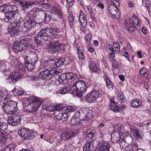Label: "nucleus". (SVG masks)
Wrapping results in <instances>:
<instances>
[{
    "instance_id": "nucleus-40",
    "label": "nucleus",
    "mask_w": 151,
    "mask_h": 151,
    "mask_svg": "<svg viewBox=\"0 0 151 151\" xmlns=\"http://www.w3.org/2000/svg\"><path fill=\"white\" fill-rule=\"evenodd\" d=\"M117 99L119 102L120 103H124L126 101V98L122 92H119L118 93Z\"/></svg>"
},
{
    "instance_id": "nucleus-3",
    "label": "nucleus",
    "mask_w": 151,
    "mask_h": 151,
    "mask_svg": "<svg viewBox=\"0 0 151 151\" xmlns=\"http://www.w3.org/2000/svg\"><path fill=\"white\" fill-rule=\"evenodd\" d=\"M27 108L29 111L31 112H35L36 111L42 103V101L40 99L36 96H31L28 99Z\"/></svg>"
},
{
    "instance_id": "nucleus-22",
    "label": "nucleus",
    "mask_w": 151,
    "mask_h": 151,
    "mask_svg": "<svg viewBox=\"0 0 151 151\" xmlns=\"http://www.w3.org/2000/svg\"><path fill=\"white\" fill-rule=\"evenodd\" d=\"M40 68H42L44 70H50V69L55 68L54 66L53 61L50 60L44 62L42 65H41Z\"/></svg>"
},
{
    "instance_id": "nucleus-38",
    "label": "nucleus",
    "mask_w": 151,
    "mask_h": 151,
    "mask_svg": "<svg viewBox=\"0 0 151 151\" xmlns=\"http://www.w3.org/2000/svg\"><path fill=\"white\" fill-rule=\"evenodd\" d=\"M58 81L62 84H65L68 82L67 79H66L65 74H62L60 75L58 79Z\"/></svg>"
},
{
    "instance_id": "nucleus-58",
    "label": "nucleus",
    "mask_w": 151,
    "mask_h": 151,
    "mask_svg": "<svg viewBox=\"0 0 151 151\" xmlns=\"http://www.w3.org/2000/svg\"><path fill=\"white\" fill-rule=\"evenodd\" d=\"M54 111H60L62 110L63 109L62 104H61L54 106Z\"/></svg>"
},
{
    "instance_id": "nucleus-1",
    "label": "nucleus",
    "mask_w": 151,
    "mask_h": 151,
    "mask_svg": "<svg viewBox=\"0 0 151 151\" xmlns=\"http://www.w3.org/2000/svg\"><path fill=\"white\" fill-rule=\"evenodd\" d=\"M96 133V131L93 129H88L85 131L83 134L84 137L87 139H91V140L85 142L83 151H91L93 149V140Z\"/></svg>"
},
{
    "instance_id": "nucleus-52",
    "label": "nucleus",
    "mask_w": 151,
    "mask_h": 151,
    "mask_svg": "<svg viewBox=\"0 0 151 151\" xmlns=\"http://www.w3.org/2000/svg\"><path fill=\"white\" fill-rule=\"evenodd\" d=\"M77 108L76 107L74 106H68L66 107V110L68 112H73L76 110Z\"/></svg>"
},
{
    "instance_id": "nucleus-31",
    "label": "nucleus",
    "mask_w": 151,
    "mask_h": 151,
    "mask_svg": "<svg viewBox=\"0 0 151 151\" xmlns=\"http://www.w3.org/2000/svg\"><path fill=\"white\" fill-rule=\"evenodd\" d=\"M29 56L28 59L29 60L30 59L31 60V61H32L33 63H35L38 60L37 55L36 53L34 51L29 52Z\"/></svg>"
},
{
    "instance_id": "nucleus-28",
    "label": "nucleus",
    "mask_w": 151,
    "mask_h": 151,
    "mask_svg": "<svg viewBox=\"0 0 151 151\" xmlns=\"http://www.w3.org/2000/svg\"><path fill=\"white\" fill-rule=\"evenodd\" d=\"M23 20V18H20L19 20H17L13 22L12 23L9 27L18 28L19 26L22 27V25L21 24V23L22 22Z\"/></svg>"
},
{
    "instance_id": "nucleus-33",
    "label": "nucleus",
    "mask_w": 151,
    "mask_h": 151,
    "mask_svg": "<svg viewBox=\"0 0 151 151\" xmlns=\"http://www.w3.org/2000/svg\"><path fill=\"white\" fill-rule=\"evenodd\" d=\"M70 91V93L72 94V90L71 89V86H65L61 89L60 91V93L62 94H64Z\"/></svg>"
},
{
    "instance_id": "nucleus-59",
    "label": "nucleus",
    "mask_w": 151,
    "mask_h": 151,
    "mask_svg": "<svg viewBox=\"0 0 151 151\" xmlns=\"http://www.w3.org/2000/svg\"><path fill=\"white\" fill-rule=\"evenodd\" d=\"M111 62L112 66L114 68H116L118 66V63L115 60H112L110 61Z\"/></svg>"
},
{
    "instance_id": "nucleus-49",
    "label": "nucleus",
    "mask_w": 151,
    "mask_h": 151,
    "mask_svg": "<svg viewBox=\"0 0 151 151\" xmlns=\"http://www.w3.org/2000/svg\"><path fill=\"white\" fill-rule=\"evenodd\" d=\"M80 47H79L78 49V54L79 60L81 61H82L85 59L83 51L80 50Z\"/></svg>"
},
{
    "instance_id": "nucleus-60",
    "label": "nucleus",
    "mask_w": 151,
    "mask_h": 151,
    "mask_svg": "<svg viewBox=\"0 0 151 151\" xmlns=\"http://www.w3.org/2000/svg\"><path fill=\"white\" fill-rule=\"evenodd\" d=\"M55 14L57 15L59 18L63 19V15L61 11L58 10L57 11V12Z\"/></svg>"
},
{
    "instance_id": "nucleus-41",
    "label": "nucleus",
    "mask_w": 151,
    "mask_h": 151,
    "mask_svg": "<svg viewBox=\"0 0 151 151\" xmlns=\"http://www.w3.org/2000/svg\"><path fill=\"white\" fill-rule=\"evenodd\" d=\"M142 4L143 6L145 7L147 10H149L151 7V1L150 0H142Z\"/></svg>"
},
{
    "instance_id": "nucleus-6",
    "label": "nucleus",
    "mask_w": 151,
    "mask_h": 151,
    "mask_svg": "<svg viewBox=\"0 0 151 151\" xmlns=\"http://www.w3.org/2000/svg\"><path fill=\"white\" fill-rule=\"evenodd\" d=\"M141 23V21L137 17L133 15L129 19V22L126 23L125 26L128 30L130 32L134 31L135 24L139 25Z\"/></svg>"
},
{
    "instance_id": "nucleus-44",
    "label": "nucleus",
    "mask_w": 151,
    "mask_h": 151,
    "mask_svg": "<svg viewBox=\"0 0 151 151\" xmlns=\"http://www.w3.org/2000/svg\"><path fill=\"white\" fill-rule=\"evenodd\" d=\"M114 130L116 132L117 131L118 133H116V134L117 135V136H118L119 137L120 135L122 134L123 135H125V133H123L121 132V130L120 127V126L119 125H116L114 126Z\"/></svg>"
},
{
    "instance_id": "nucleus-19",
    "label": "nucleus",
    "mask_w": 151,
    "mask_h": 151,
    "mask_svg": "<svg viewBox=\"0 0 151 151\" xmlns=\"http://www.w3.org/2000/svg\"><path fill=\"white\" fill-rule=\"evenodd\" d=\"M116 6L110 5L109 6L108 9L112 16L114 18H117L119 17V15L118 13V9Z\"/></svg>"
},
{
    "instance_id": "nucleus-30",
    "label": "nucleus",
    "mask_w": 151,
    "mask_h": 151,
    "mask_svg": "<svg viewBox=\"0 0 151 151\" xmlns=\"http://www.w3.org/2000/svg\"><path fill=\"white\" fill-rule=\"evenodd\" d=\"M39 9L37 8H34L28 12L27 16L28 19H34L36 16V13H37Z\"/></svg>"
},
{
    "instance_id": "nucleus-46",
    "label": "nucleus",
    "mask_w": 151,
    "mask_h": 151,
    "mask_svg": "<svg viewBox=\"0 0 151 151\" xmlns=\"http://www.w3.org/2000/svg\"><path fill=\"white\" fill-rule=\"evenodd\" d=\"M17 69L19 73L23 74L24 73V67L22 64H19L16 66Z\"/></svg>"
},
{
    "instance_id": "nucleus-48",
    "label": "nucleus",
    "mask_w": 151,
    "mask_h": 151,
    "mask_svg": "<svg viewBox=\"0 0 151 151\" xmlns=\"http://www.w3.org/2000/svg\"><path fill=\"white\" fill-rule=\"evenodd\" d=\"M19 2L22 6L25 8H27L28 6L35 4L34 2L30 1H25L23 2L20 1Z\"/></svg>"
},
{
    "instance_id": "nucleus-26",
    "label": "nucleus",
    "mask_w": 151,
    "mask_h": 151,
    "mask_svg": "<svg viewBox=\"0 0 151 151\" xmlns=\"http://www.w3.org/2000/svg\"><path fill=\"white\" fill-rule=\"evenodd\" d=\"M17 12V10L16 9L15 10H12L9 13L6 14H5L6 17L5 19V21L6 22H10V20L14 18L16 13Z\"/></svg>"
},
{
    "instance_id": "nucleus-7",
    "label": "nucleus",
    "mask_w": 151,
    "mask_h": 151,
    "mask_svg": "<svg viewBox=\"0 0 151 151\" xmlns=\"http://www.w3.org/2000/svg\"><path fill=\"white\" fill-rule=\"evenodd\" d=\"M72 94H75L77 91H85L87 89L86 85L83 81L80 80L76 81L71 86Z\"/></svg>"
},
{
    "instance_id": "nucleus-15",
    "label": "nucleus",
    "mask_w": 151,
    "mask_h": 151,
    "mask_svg": "<svg viewBox=\"0 0 151 151\" xmlns=\"http://www.w3.org/2000/svg\"><path fill=\"white\" fill-rule=\"evenodd\" d=\"M21 117L20 115H17L13 118L12 116L9 117L8 122L9 124L12 126L19 125L21 122Z\"/></svg>"
},
{
    "instance_id": "nucleus-32",
    "label": "nucleus",
    "mask_w": 151,
    "mask_h": 151,
    "mask_svg": "<svg viewBox=\"0 0 151 151\" xmlns=\"http://www.w3.org/2000/svg\"><path fill=\"white\" fill-rule=\"evenodd\" d=\"M29 42L30 40L28 37H25L21 40L19 42L22 45V46L25 50L28 47L27 44L29 43Z\"/></svg>"
},
{
    "instance_id": "nucleus-27",
    "label": "nucleus",
    "mask_w": 151,
    "mask_h": 151,
    "mask_svg": "<svg viewBox=\"0 0 151 151\" xmlns=\"http://www.w3.org/2000/svg\"><path fill=\"white\" fill-rule=\"evenodd\" d=\"M12 92L16 96H22L24 95L25 93L22 88L18 86L14 88L12 91Z\"/></svg>"
},
{
    "instance_id": "nucleus-62",
    "label": "nucleus",
    "mask_w": 151,
    "mask_h": 151,
    "mask_svg": "<svg viewBox=\"0 0 151 151\" xmlns=\"http://www.w3.org/2000/svg\"><path fill=\"white\" fill-rule=\"evenodd\" d=\"M62 116L61 117L62 121L64 122L66 121L68 118V116L67 114L66 113H62Z\"/></svg>"
},
{
    "instance_id": "nucleus-16",
    "label": "nucleus",
    "mask_w": 151,
    "mask_h": 151,
    "mask_svg": "<svg viewBox=\"0 0 151 151\" xmlns=\"http://www.w3.org/2000/svg\"><path fill=\"white\" fill-rule=\"evenodd\" d=\"M78 19L81 26L83 27H85L87 24V20L86 19L85 14L82 11H80Z\"/></svg>"
},
{
    "instance_id": "nucleus-4",
    "label": "nucleus",
    "mask_w": 151,
    "mask_h": 151,
    "mask_svg": "<svg viewBox=\"0 0 151 151\" xmlns=\"http://www.w3.org/2000/svg\"><path fill=\"white\" fill-rule=\"evenodd\" d=\"M115 141L117 142H119L121 149L126 151H128L129 148V144L133 142L132 138L129 133H125V135H124L123 139L120 142V141L121 140L120 139L116 140Z\"/></svg>"
},
{
    "instance_id": "nucleus-39",
    "label": "nucleus",
    "mask_w": 151,
    "mask_h": 151,
    "mask_svg": "<svg viewBox=\"0 0 151 151\" xmlns=\"http://www.w3.org/2000/svg\"><path fill=\"white\" fill-rule=\"evenodd\" d=\"M8 30L10 34L12 36L17 35L18 34V28L9 27Z\"/></svg>"
},
{
    "instance_id": "nucleus-55",
    "label": "nucleus",
    "mask_w": 151,
    "mask_h": 151,
    "mask_svg": "<svg viewBox=\"0 0 151 151\" xmlns=\"http://www.w3.org/2000/svg\"><path fill=\"white\" fill-rule=\"evenodd\" d=\"M28 139H30L34 137V134L33 130H29V132L28 133Z\"/></svg>"
},
{
    "instance_id": "nucleus-2",
    "label": "nucleus",
    "mask_w": 151,
    "mask_h": 151,
    "mask_svg": "<svg viewBox=\"0 0 151 151\" xmlns=\"http://www.w3.org/2000/svg\"><path fill=\"white\" fill-rule=\"evenodd\" d=\"M3 106L2 108L6 114H14L17 110V104L10 99L6 100L3 102Z\"/></svg>"
},
{
    "instance_id": "nucleus-50",
    "label": "nucleus",
    "mask_w": 151,
    "mask_h": 151,
    "mask_svg": "<svg viewBox=\"0 0 151 151\" xmlns=\"http://www.w3.org/2000/svg\"><path fill=\"white\" fill-rule=\"evenodd\" d=\"M49 29L50 31L51 35H52L55 37L54 35L59 33L60 32V30L58 29L57 28L54 29L49 28Z\"/></svg>"
},
{
    "instance_id": "nucleus-57",
    "label": "nucleus",
    "mask_w": 151,
    "mask_h": 151,
    "mask_svg": "<svg viewBox=\"0 0 151 151\" xmlns=\"http://www.w3.org/2000/svg\"><path fill=\"white\" fill-rule=\"evenodd\" d=\"M147 71V70L146 68H142L140 69L139 72L141 75L144 76L146 74Z\"/></svg>"
},
{
    "instance_id": "nucleus-61",
    "label": "nucleus",
    "mask_w": 151,
    "mask_h": 151,
    "mask_svg": "<svg viewBox=\"0 0 151 151\" xmlns=\"http://www.w3.org/2000/svg\"><path fill=\"white\" fill-rule=\"evenodd\" d=\"M78 92H77L76 91V92L75 93V94H73L74 95H75L77 97H78L79 98H81L82 96H83V93L85 92V91H78Z\"/></svg>"
},
{
    "instance_id": "nucleus-42",
    "label": "nucleus",
    "mask_w": 151,
    "mask_h": 151,
    "mask_svg": "<svg viewBox=\"0 0 151 151\" xmlns=\"http://www.w3.org/2000/svg\"><path fill=\"white\" fill-rule=\"evenodd\" d=\"M89 67L93 72H96L98 70V67L94 62H91L90 63Z\"/></svg>"
},
{
    "instance_id": "nucleus-53",
    "label": "nucleus",
    "mask_w": 151,
    "mask_h": 151,
    "mask_svg": "<svg viewBox=\"0 0 151 151\" xmlns=\"http://www.w3.org/2000/svg\"><path fill=\"white\" fill-rule=\"evenodd\" d=\"M37 9H39L38 10V12L37 13L40 14H43L44 15V17L45 20H46L47 19V18H49V16L48 15H47L44 11H43L42 9L40 8H37Z\"/></svg>"
},
{
    "instance_id": "nucleus-34",
    "label": "nucleus",
    "mask_w": 151,
    "mask_h": 151,
    "mask_svg": "<svg viewBox=\"0 0 151 151\" xmlns=\"http://www.w3.org/2000/svg\"><path fill=\"white\" fill-rule=\"evenodd\" d=\"M44 109L49 112L54 111V105L48 102L47 104H45L43 107Z\"/></svg>"
},
{
    "instance_id": "nucleus-20",
    "label": "nucleus",
    "mask_w": 151,
    "mask_h": 151,
    "mask_svg": "<svg viewBox=\"0 0 151 151\" xmlns=\"http://www.w3.org/2000/svg\"><path fill=\"white\" fill-rule=\"evenodd\" d=\"M28 56H26L24 58L25 62V66L27 70L29 71H31L35 68V63H33L32 61H30L28 59Z\"/></svg>"
},
{
    "instance_id": "nucleus-64",
    "label": "nucleus",
    "mask_w": 151,
    "mask_h": 151,
    "mask_svg": "<svg viewBox=\"0 0 151 151\" xmlns=\"http://www.w3.org/2000/svg\"><path fill=\"white\" fill-rule=\"evenodd\" d=\"M65 146V147H67V150L68 151H71L73 149V146L71 145L68 144L67 145Z\"/></svg>"
},
{
    "instance_id": "nucleus-29",
    "label": "nucleus",
    "mask_w": 151,
    "mask_h": 151,
    "mask_svg": "<svg viewBox=\"0 0 151 151\" xmlns=\"http://www.w3.org/2000/svg\"><path fill=\"white\" fill-rule=\"evenodd\" d=\"M104 78L107 88L109 89H112L113 86V83L111 81L108 75L106 73H104Z\"/></svg>"
},
{
    "instance_id": "nucleus-14",
    "label": "nucleus",
    "mask_w": 151,
    "mask_h": 151,
    "mask_svg": "<svg viewBox=\"0 0 151 151\" xmlns=\"http://www.w3.org/2000/svg\"><path fill=\"white\" fill-rule=\"evenodd\" d=\"M111 145L109 142L102 140L98 143V151H109Z\"/></svg>"
},
{
    "instance_id": "nucleus-24",
    "label": "nucleus",
    "mask_w": 151,
    "mask_h": 151,
    "mask_svg": "<svg viewBox=\"0 0 151 151\" xmlns=\"http://www.w3.org/2000/svg\"><path fill=\"white\" fill-rule=\"evenodd\" d=\"M12 50L14 52H21L25 49L19 42H15L13 44Z\"/></svg>"
},
{
    "instance_id": "nucleus-56",
    "label": "nucleus",
    "mask_w": 151,
    "mask_h": 151,
    "mask_svg": "<svg viewBox=\"0 0 151 151\" xmlns=\"http://www.w3.org/2000/svg\"><path fill=\"white\" fill-rule=\"evenodd\" d=\"M7 5L4 4L0 6V12H3L5 14L6 10V6Z\"/></svg>"
},
{
    "instance_id": "nucleus-9",
    "label": "nucleus",
    "mask_w": 151,
    "mask_h": 151,
    "mask_svg": "<svg viewBox=\"0 0 151 151\" xmlns=\"http://www.w3.org/2000/svg\"><path fill=\"white\" fill-rule=\"evenodd\" d=\"M38 33L41 36L42 40L48 41L55 38L54 36L51 35L49 28L47 29L46 28H43Z\"/></svg>"
},
{
    "instance_id": "nucleus-13",
    "label": "nucleus",
    "mask_w": 151,
    "mask_h": 151,
    "mask_svg": "<svg viewBox=\"0 0 151 151\" xmlns=\"http://www.w3.org/2000/svg\"><path fill=\"white\" fill-rule=\"evenodd\" d=\"M21 24L22 25V27L28 29H30L35 27L36 25V22L34 19H27L25 21L23 20Z\"/></svg>"
},
{
    "instance_id": "nucleus-8",
    "label": "nucleus",
    "mask_w": 151,
    "mask_h": 151,
    "mask_svg": "<svg viewBox=\"0 0 151 151\" xmlns=\"http://www.w3.org/2000/svg\"><path fill=\"white\" fill-rule=\"evenodd\" d=\"M22 74L18 71H14L10 73L8 77L6 79L7 82L13 84L19 80Z\"/></svg>"
},
{
    "instance_id": "nucleus-51",
    "label": "nucleus",
    "mask_w": 151,
    "mask_h": 151,
    "mask_svg": "<svg viewBox=\"0 0 151 151\" xmlns=\"http://www.w3.org/2000/svg\"><path fill=\"white\" fill-rule=\"evenodd\" d=\"M92 39V34L91 33L86 35L85 37L84 40L88 43H90Z\"/></svg>"
},
{
    "instance_id": "nucleus-12",
    "label": "nucleus",
    "mask_w": 151,
    "mask_h": 151,
    "mask_svg": "<svg viewBox=\"0 0 151 151\" xmlns=\"http://www.w3.org/2000/svg\"><path fill=\"white\" fill-rule=\"evenodd\" d=\"M50 49L52 50L53 52H57L63 49L64 47V45L62 43H59V41L55 40L50 42L48 46Z\"/></svg>"
},
{
    "instance_id": "nucleus-25",
    "label": "nucleus",
    "mask_w": 151,
    "mask_h": 151,
    "mask_svg": "<svg viewBox=\"0 0 151 151\" xmlns=\"http://www.w3.org/2000/svg\"><path fill=\"white\" fill-rule=\"evenodd\" d=\"M29 129L26 128H22L18 131V134L24 139L28 140V133Z\"/></svg>"
},
{
    "instance_id": "nucleus-45",
    "label": "nucleus",
    "mask_w": 151,
    "mask_h": 151,
    "mask_svg": "<svg viewBox=\"0 0 151 151\" xmlns=\"http://www.w3.org/2000/svg\"><path fill=\"white\" fill-rule=\"evenodd\" d=\"M68 21L70 26L72 27L74 24V19L73 14L71 12L70 14L68 17Z\"/></svg>"
},
{
    "instance_id": "nucleus-17",
    "label": "nucleus",
    "mask_w": 151,
    "mask_h": 151,
    "mask_svg": "<svg viewBox=\"0 0 151 151\" xmlns=\"http://www.w3.org/2000/svg\"><path fill=\"white\" fill-rule=\"evenodd\" d=\"M77 133V132H62L61 135V138L63 140L68 139L75 136Z\"/></svg>"
},
{
    "instance_id": "nucleus-63",
    "label": "nucleus",
    "mask_w": 151,
    "mask_h": 151,
    "mask_svg": "<svg viewBox=\"0 0 151 151\" xmlns=\"http://www.w3.org/2000/svg\"><path fill=\"white\" fill-rule=\"evenodd\" d=\"M51 71H52V74H55L56 75H58L62 72V70L59 69L55 70H51Z\"/></svg>"
},
{
    "instance_id": "nucleus-37",
    "label": "nucleus",
    "mask_w": 151,
    "mask_h": 151,
    "mask_svg": "<svg viewBox=\"0 0 151 151\" xmlns=\"http://www.w3.org/2000/svg\"><path fill=\"white\" fill-rule=\"evenodd\" d=\"M65 60V59L64 58H61L58 59L57 61L55 62L53 61V65L54 66H55V68L57 67H59L60 65H63Z\"/></svg>"
},
{
    "instance_id": "nucleus-10",
    "label": "nucleus",
    "mask_w": 151,
    "mask_h": 151,
    "mask_svg": "<svg viewBox=\"0 0 151 151\" xmlns=\"http://www.w3.org/2000/svg\"><path fill=\"white\" fill-rule=\"evenodd\" d=\"M100 93L99 91L94 90L90 94L86 95L85 96L86 101L89 103H94L99 97Z\"/></svg>"
},
{
    "instance_id": "nucleus-23",
    "label": "nucleus",
    "mask_w": 151,
    "mask_h": 151,
    "mask_svg": "<svg viewBox=\"0 0 151 151\" xmlns=\"http://www.w3.org/2000/svg\"><path fill=\"white\" fill-rule=\"evenodd\" d=\"M52 71L50 70H44L41 71L39 74V77L42 79H46L49 76L52 74Z\"/></svg>"
},
{
    "instance_id": "nucleus-11",
    "label": "nucleus",
    "mask_w": 151,
    "mask_h": 151,
    "mask_svg": "<svg viewBox=\"0 0 151 151\" xmlns=\"http://www.w3.org/2000/svg\"><path fill=\"white\" fill-rule=\"evenodd\" d=\"M7 127V124L2 122L0 119V142H4L7 139V134L4 131Z\"/></svg>"
},
{
    "instance_id": "nucleus-21",
    "label": "nucleus",
    "mask_w": 151,
    "mask_h": 151,
    "mask_svg": "<svg viewBox=\"0 0 151 151\" xmlns=\"http://www.w3.org/2000/svg\"><path fill=\"white\" fill-rule=\"evenodd\" d=\"M131 132L133 137L137 139H140L142 138L143 135L139 130L132 128L131 129Z\"/></svg>"
},
{
    "instance_id": "nucleus-47",
    "label": "nucleus",
    "mask_w": 151,
    "mask_h": 151,
    "mask_svg": "<svg viewBox=\"0 0 151 151\" xmlns=\"http://www.w3.org/2000/svg\"><path fill=\"white\" fill-rule=\"evenodd\" d=\"M65 74L66 77V79H67V80L68 79L72 80L74 78H77V76L75 74H74L72 72H69Z\"/></svg>"
},
{
    "instance_id": "nucleus-35",
    "label": "nucleus",
    "mask_w": 151,
    "mask_h": 151,
    "mask_svg": "<svg viewBox=\"0 0 151 151\" xmlns=\"http://www.w3.org/2000/svg\"><path fill=\"white\" fill-rule=\"evenodd\" d=\"M16 147V145L14 143L9 144L8 146L1 150V151H15Z\"/></svg>"
},
{
    "instance_id": "nucleus-5",
    "label": "nucleus",
    "mask_w": 151,
    "mask_h": 151,
    "mask_svg": "<svg viewBox=\"0 0 151 151\" xmlns=\"http://www.w3.org/2000/svg\"><path fill=\"white\" fill-rule=\"evenodd\" d=\"M75 116H78L81 121H85L91 119L93 116L91 111L88 108H83L76 111Z\"/></svg>"
},
{
    "instance_id": "nucleus-43",
    "label": "nucleus",
    "mask_w": 151,
    "mask_h": 151,
    "mask_svg": "<svg viewBox=\"0 0 151 151\" xmlns=\"http://www.w3.org/2000/svg\"><path fill=\"white\" fill-rule=\"evenodd\" d=\"M142 104V102L139 100L135 99L133 100L132 102V106L136 108L140 106Z\"/></svg>"
},
{
    "instance_id": "nucleus-18",
    "label": "nucleus",
    "mask_w": 151,
    "mask_h": 151,
    "mask_svg": "<svg viewBox=\"0 0 151 151\" xmlns=\"http://www.w3.org/2000/svg\"><path fill=\"white\" fill-rule=\"evenodd\" d=\"M9 92L5 88H2L0 92V99L4 101L6 100H9L10 97Z\"/></svg>"
},
{
    "instance_id": "nucleus-36",
    "label": "nucleus",
    "mask_w": 151,
    "mask_h": 151,
    "mask_svg": "<svg viewBox=\"0 0 151 151\" xmlns=\"http://www.w3.org/2000/svg\"><path fill=\"white\" fill-rule=\"evenodd\" d=\"M79 118L78 116H75V113L74 116L72 117L70 120V123L73 125H78L80 123Z\"/></svg>"
},
{
    "instance_id": "nucleus-54",
    "label": "nucleus",
    "mask_w": 151,
    "mask_h": 151,
    "mask_svg": "<svg viewBox=\"0 0 151 151\" xmlns=\"http://www.w3.org/2000/svg\"><path fill=\"white\" fill-rule=\"evenodd\" d=\"M35 42L37 44H39L41 43L42 39L40 35H39V33L35 37Z\"/></svg>"
}]
</instances>
